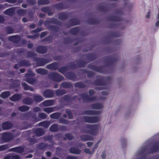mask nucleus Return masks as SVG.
<instances>
[{"instance_id":"obj_1","label":"nucleus","mask_w":159,"mask_h":159,"mask_svg":"<svg viewBox=\"0 0 159 159\" xmlns=\"http://www.w3.org/2000/svg\"><path fill=\"white\" fill-rule=\"evenodd\" d=\"M99 127V126L97 125H88L83 132L92 135H95L97 134V131Z\"/></svg>"},{"instance_id":"obj_2","label":"nucleus","mask_w":159,"mask_h":159,"mask_svg":"<svg viewBox=\"0 0 159 159\" xmlns=\"http://www.w3.org/2000/svg\"><path fill=\"white\" fill-rule=\"evenodd\" d=\"M50 77L53 80L59 82L62 80L63 79V78L62 76L56 73H53L51 74Z\"/></svg>"},{"instance_id":"obj_3","label":"nucleus","mask_w":159,"mask_h":159,"mask_svg":"<svg viewBox=\"0 0 159 159\" xmlns=\"http://www.w3.org/2000/svg\"><path fill=\"white\" fill-rule=\"evenodd\" d=\"M84 120L87 122L94 123L98 121V118L97 117L85 116L84 117Z\"/></svg>"},{"instance_id":"obj_4","label":"nucleus","mask_w":159,"mask_h":159,"mask_svg":"<svg viewBox=\"0 0 159 159\" xmlns=\"http://www.w3.org/2000/svg\"><path fill=\"white\" fill-rule=\"evenodd\" d=\"M12 137V135L11 134L7 133L3 134L2 139L5 141L6 142L11 140Z\"/></svg>"},{"instance_id":"obj_5","label":"nucleus","mask_w":159,"mask_h":159,"mask_svg":"<svg viewBox=\"0 0 159 159\" xmlns=\"http://www.w3.org/2000/svg\"><path fill=\"white\" fill-rule=\"evenodd\" d=\"M36 50L38 53L43 54L47 52V49L46 47H44L39 46L37 48Z\"/></svg>"},{"instance_id":"obj_6","label":"nucleus","mask_w":159,"mask_h":159,"mask_svg":"<svg viewBox=\"0 0 159 159\" xmlns=\"http://www.w3.org/2000/svg\"><path fill=\"white\" fill-rule=\"evenodd\" d=\"M9 40L14 42H17L20 40V38L18 36H13L8 38Z\"/></svg>"},{"instance_id":"obj_7","label":"nucleus","mask_w":159,"mask_h":159,"mask_svg":"<svg viewBox=\"0 0 159 159\" xmlns=\"http://www.w3.org/2000/svg\"><path fill=\"white\" fill-rule=\"evenodd\" d=\"M84 113L88 115H95L100 114V112L99 111L94 110H88L85 111Z\"/></svg>"},{"instance_id":"obj_8","label":"nucleus","mask_w":159,"mask_h":159,"mask_svg":"<svg viewBox=\"0 0 159 159\" xmlns=\"http://www.w3.org/2000/svg\"><path fill=\"white\" fill-rule=\"evenodd\" d=\"M53 95V93L51 90H46L43 93V95L45 97H51Z\"/></svg>"},{"instance_id":"obj_9","label":"nucleus","mask_w":159,"mask_h":159,"mask_svg":"<svg viewBox=\"0 0 159 159\" xmlns=\"http://www.w3.org/2000/svg\"><path fill=\"white\" fill-rule=\"evenodd\" d=\"M12 126V124L8 122H6L2 123V128L3 129H8Z\"/></svg>"},{"instance_id":"obj_10","label":"nucleus","mask_w":159,"mask_h":159,"mask_svg":"<svg viewBox=\"0 0 159 159\" xmlns=\"http://www.w3.org/2000/svg\"><path fill=\"white\" fill-rule=\"evenodd\" d=\"M92 108L93 109H101L103 108V105L101 103H96L92 105Z\"/></svg>"},{"instance_id":"obj_11","label":"nucleus","mask_w":159,"mask_h":159,"mask_svg":"<svg viewBox=\"0 0 159 159\" xmlns=\"http://www.w3.org/2000/svg\"><path fill=\"white\" fill-rule=\"evenodd\" d=\"M21 97V96L19 94H15L11 97L10 99L12 101H17L20 99Z\"/></svg>"},{"instance_id":"obj_12","label":"nucleus","mask_w":159,"mask_h":159,"mask_svg":"<svg viewBox=\"0 0 159 159\" xmlns=\"http://www.w3.org/2000/svg\"><path fill=\"white\" fill-rule=\"evenodd\" d=\"M12 151L17 153H21L23 151V148L21 147H18L12 148L11 149Z\"/></svg>"},{"instance_id":"obj_13","label":"nucleus","mask_w":159,"mask_h":159,"mask_svg":"<svg viewBox=\"0 0 159 159\" xmlns=\"http://www.w3.org/2000/svg\"><path fill=\"white\" fill-rule=\"evenodd\" d=\"M70 152L73 154H80L81 152V150L77 148H71L70 149Z\"/></svg>"},{"instance_id":"obj_14","label":"nucleus","mask_w":159,"mask_h":159,"mask_svg":"<svg viewBox=\"0 0 159 159\" xmlns=\"http://www.w3.org/2000/svg\"><path fill=\"white\" fill-rule=\"evenodd\" d=\"M15 8H12L7 9L5 11V13L6 14L9 16H11L15 12Z\"/></svg>"},{"instance_id":"obj_15","label":"nucleus","mask_w":159,"mask_h":159,"mask_svg":"<svg viewBox=\"0 0 159 159\" xmlns=\"http://www.w3.org/2000/svg\"><path fill=\"white\" fill-rule=\"evenodd\" d=\"M81 139L83 141L93 140V138L90 136L83 135L81 137Z\"/></svg>"},{"instance_id":"obj_16","label":"nucleus","mask_w":159,"mask_h":159,"mask_svg":"<svg viewBox=\"0 0 159 159\" xmlns=\"http://www.w3.org/2000/svg\"><path fill=\"white\" fill-rule=\"evenodd\" d=\"M43 104L44 106H48L53 105L54 102L52 100H48L43 102Z\"/></svg>"},{"instance_id":"obj_17","label":"nucleus","mask_w":159,"mask_h":159,"mask_svg":"<svg viewBox=\"0 0 159 159\" xmlns=\"http://www.w3.org/2000/svg\"><path fill=\"white\" fill-rule=\"evenodd\" d=\"M10 95V93L9 91H6L1 93L0 97L3 98H6L8 97Z\"/></svg>"},{"instance_id":"obj_18","label":"nucleus","mask_w":159,"mask_h":159,"mask_svg":"<svg viewBox=\"0 0 159 159\" xmlns=\"http://www.w3.org/2000/svg\"><path fill=\"white\" fill-rule=\"evenodd\" d=\"M36 71L38 73L42 75H44L47 74V72L46 70L41 68L36 69Z\"/></svg>"},{"instance_id":"obj_19","label":"nucleus","mask_w":159,"mask_h":159,"mask_svg":"<svg viewBox=\"0 0 159 159\" xmlns=\"http://www.w3.org/2000/svg\"><path fill=\"white\" fill-rule=\"evenodd\" d=\"M22 85L24 89L25 90H29L31 91H33L34 90V89L33 88L29 86L25 83H22Z\"/></svg>"},{"instance_id":"obj_20","label":"nucleus","mask_w":159,"mask_h":159,"mask_svg":"<svg viewBox=\"0 0 159 159\" xmlns=\"http://www.w3.org/2000/svg\"><path fill=\"white\" fill-rule=\"evenodd\" d=\"M47 68L50 69L55 70L57 68V64L56 63L51 64L48 65L47 66Z\"/></svg>"},{"instance_id":"obj_21","label":"nucleus","mask_w":159,"mask_h":159,"mask_svg":"<svg viewBox=\"0 0 159 159\" xmlns=\"http://www.w3.org/2000/svg\"><path fill=\"white\" fill-rule=\"evenodd\" d=\"M34 100L36 102H39L43 100V98L41 96L35 95L34 97Z\"/></svg>"},{"instance_id":"obj_22","label":"nucleus","mask_w":159,"mask_h":159,"mask_svg":"<svg viewBox=\"0 0 159 159\" xmlns=\"http://www.w3.org/2000/svg\"><path fill=\"white\" fill-rule=\"evenodd\" d=\"M50 124V123L49 122L46 121L41 122L39 124V125L43 126L45 128L48 127Z\"/></svg>"},{"instance_id":"obj_23","label":"nucleus","mask_w":159,"mask_h":159,"mask_svg":"<svg viewBox=\"0 0 159 159\" xmlns=\"http://www.w3.org/2000/svg\"><path fill=\"white\" fill-rule=\"evenodd\" d=\"M83 99L84 101H93L95 100V97H93L89 99L88 96L86 94L84 95L83 97Z\"/></svg>"},{"instance_id":"obj_24","label":"nucleus","mask_w":159,"mask_h":159,"mask_svg":"<svg viewBox=\"0 0 159 159\" xmlns=\"http://www.w3.org/2000/svg\"><path fill=\"white\" fill-rule=\"evenodd\" d=\"M30 108L29 107L26 106H23L18 107L19 110L21 111H24L29 110Z\"/></svg>"},{"instance_id":"obj_25","label":"nucleus","mask_w":159,"mask_h":159,"mask_svg":"<svg viewBox=\"0 0 159 159\" xmlns=\"http://www.w3.org/2000/svg\"><path fill=\"white\" fill-rule=\"evenodd\" d=\"M50 129L52 131H57L58 129V126L57 125H53L50 127Z\"/></svg>"},{"instance_id":"obj_26","label":"nucleus","mask_w":159,"mask_h":159,"mask_svg":"<svg viewBox=\"0 0 159 159\" xmlns=\"http://www.w3.org/2000/svg\"><path fill=\"white\" fill-rule=\"evenodd\" d=\"M54 108L53 107H50L46 108H44L43 109V111L49 114L53 112L54 111Z\"/></svg>"},{"instance_id":"obj_27","label":"nucleus","mask_w":159,"mask_h":159,"mask_svg":"<svg viewBox=\"0 0 159 159\" xmlns=\"http://www.w3.org/2000/svg\"><path fill=\"white\" fill-rule=\"evenodd\" d=\"M36 134L37 136H40L44 134L43 130L41 129H38L36 131Z\"/></svg>"},{"instance_id":"obj_28","label":"nucleus","mask_w":159,"mask_h":159,"mask_svg":"<svg viewBox=\"0 0 159 159\" xmlns=\"http://www.w3.org/2000/svg\"><path fill=\"white\" fill-rule=\"evenodd\" d=\"M23 102L27 104H30L33 103V100L30 98H27L24 99Z\"/></svg>"},{"instance_id":"obj_29","label":"nucleus","mask_w":159,"mask_h":159,"mask_svg":"<svg viewBox=\"0 0 159 159\" xmlns=\"http://www.w3.org/2000/svg\"><path fill=\"white\" fill-rule=\"evenodd\" d=\"M60 114L58 113H55L50 115V117L54 119H57L59 117Z\"/></svg>"},{"instance_id":"obj_30","label":"nucleus","mask_w":159,"mask_h":159,"mask_svg":"<svg viewBox=\"0 0 159 159\" xmlns=\"http://www.w3.org/2000/svg\"><path fill=\"white\" fill-rule=\"evenodd\" d=\"M18 156H9L5 158L4 159H19Z\"/></svg>"},{"instance_id":"obj_31","label":"nucleus","mask_w":159,"mask_h":159,"mask_svg":"<svg viewBox=\"0 0 159 159\" xmlns=\"http://www.w3.org/2000/svg\"><path fill=\"white\" fill-rule=\"evenodd\" d=\"M25 80L31 84H34L35 82V80L34 79H25Z\"/></svg>"},{"instance_id":"obj_32","label":"nucleus","mask_w":159,"mask_h":159,"mask_svg":"<svg viewBox=\"0 0 159 159\" xmlns=\"http://www.w3.org/2000/svg\"><path fill=\"white\" fill-rule=\"evenodd\" d=\"M38 116L39 118L43 119L46 118L47 116V115L44 113H39Z\"/></svg>"},{"instance_id":"obj_33","label":"nucleus","mask_w":159,"mask_h":159,"mask_svg":"<svg viewBox=\"0 0 159 159\" xmlns=\"http://www.w3.org/2000/svg\"><path fill=\"white\" fill-rule=\"evenodd\" d=\"M62 86L64 88H70L71 87V84L68 83H63L61 84Z\"/></svg>"},{"instance_id":"obj_34","label":"nucleus","mask_w":159,"mask_h":159,"mask_svg":"<svg viewBox=\"0 0 159 159\" xmlns=\"http://www.w3.org/2000/svg\"><path fill=\"white\" fill-rule=\"evenodd\" d=\"M38 2L40 4H48L49 2L48 0H40Z\"/></svg>"},{"instance_id":"obj_35","label":"nucleus","mask_w":159,"mask_h":159,"mask_svg":"<svg viewBox=\"0 0 159 159\" xmlns=\"http://www.w3.org/2000/svg\"><path fill=\"white\" fill-rule=\"evenodd\" d=\"M6 31L7 33L11 34L13 33V29L11 27H8L6 29Z\"/></svg>"},{"instance_id":"obj_36","label":"nucleus","mask_w":159,"mask_h":159,"mask_svg":"<svg viewBox=\"0 0 159 159\" xmlns=\"http://www.w3.org/2000/svg\"><path fill=\"white\" fill-rule=\"evenodd\" d=\"M9 147L8 145H4L0 146V151H3L8 148Z\"/></svg>"},{"instance_id":"obj_37","label":"nucleus","mask_w":159,"mask_h":159,"mask_svg":"<svg viewBox=\"0 0 159 159\" xmlns=\"http://www.w3.org/2000/svg\"><path fill=\"white\" fill-rule=\"evenodd\" d=\"M84 151L86 153H88L90 154H92L93 153L92 151V152L89 149L87 148H85L84 150Z\"/></svg>"},{"instance_id":"obj_38","label":"nucleus","mask_w":159,"mask_h":159,"mask_svg":"<svg viewBox=\"0 0 159 159\" xmlns=\"http://www.w3.org/2000/svg\"><path fill=\"white\" fill-rule=\"evenodd\" d=\"M63 91L57 90L56 91V94L57 95H60L65 93Z\"/></svg>"},{"instance_id":"obj_39","label":"nucleus","mask_w":159,"mask_h":159,"mask_svg":"<svg viewBox=\"0 0 159 159\" xmlns=\"http://www.w3.org/2000/svg\"><path fill=\"white\" fill-rule=\"evenodd\" d=\"M78 31L77 28H74L71 30V33L73 34H75L77 33Z\"/></svg>"},{"instance_id":"obj_40","label":"nucleus","mask_w":159,"mask_h":159,"mask_svg":"<svg viewBox=\"0 0 159 159\" xmlns=\"http://www.w3.org/2000/svg\"><path fill=\"white\" fill-rule=\"evenodd\" d=\"M66 112L69 116V118L72 119V116L70 111L69 110H66Z\"/></svg>"},{"instance_id":"obj_41","label":"nucleus","mask_w":159,"mask_h":159,"mask_svg":"<svg viewBox=\"0 0 159 159\" xmlns=\"http://www.w3.org/2000/svg\"><path fill=\"white\" fill-rule=\"evenodd\" d=\"M99 143L98 142L96 144H95L93 148L92 151H93V153L95 150L97 149V148L98 147V145Z\"/></svg>"},{"instance_id":"obj_42","label":"nucleus","mask_w":159,"mask_h":159,"mask_svg":"<svg viewBox=\"0 0 159 159\" xmlns=\"http://www.w3.org/2000/svg\"><path fill=\"white\" fill-rule=\"evenodd\" d=\"M66 137L70 140H71L73 139V137L71 134H66Z\"/></svg>"},{"instance_id":"obj_43","label":"nucleus","mask_w":159,"mask_h":159,"mask_svg":"<svg viewBox=\"0 0 159 159\" xmlns=\"http://www.w3.org/2000/svg\"><path fill=\"white\" fill-rule=\"evenodd\" d=\"M66 68L65 67H63L62 68H61L59 70V71L62 73H64V72H65V71H66Z\"/></svg>"},{"instance_id":"obj_44","label":"nucleus","mask_w":159,"mask_h":159,"mask_svg":"<svg viewBox=\"0 0 159 159\" xmlns=\"http://www.w3.org/2000/svg\"><path fill=\"white\" fill-rule=\"evenodd\" d=\"M33 111L35 112H38L40 111V108L39 107H34L33 109Z\"/></svg>"},{"instance_id":"obj_45","label":"nucleus","mask_w":159,"mask_h":159,"mask_svg":"<svg viewBox=\"0 0 159 159\" xmlns=\"http://www.w3.org/2000/svg\"><path fill=\"white\" fill-rule=\"evenodd\" d=\"M75 86L80 88H82L83 87V84L81 83H77L75 84Z\"/></svg>"},{"instance_id":"obj_46","label":"nucleus","mask_w":159,"mask_h":159,"mask_svg":"<svg viewBox=\"0 0 159 159\" xmlns=\"http://www.w3.org/2000/svg\"><path fill=\"white\" fill-rule=\"evenodd\" d=\"M60 122L63 124H68V122L65 120L64 119H61L60 120Z\"/></svg>"},{"instance_id":"obj_47","label":"nucleus","mask_w":159,"mask_h":159,"mask_svg":"<svg viewBox=\"0 0 159 159\" xmlns=\"http://www.w3.org/2000/svg\"><path fill=\"white\" fill-rule=\"evenodd\" d=\"M86 144L88 146L90 147L93 145V143L92 142H87Z\"/></svg>"},{"instance_id":"obj_48","label":"nucleus","mask_w":159,"mask_h":159,"mask_svg":"<svg viewBox=\"0 0 159 159\" xmlns=\"http://www.w3.org/2000/svg\"><path fill=\"white\" fill-rule=\"evenodd\" d=\"M76 157L72 156H69L66 157V159H76Z\"/></svg>"},{"instance_id":"obj_49","label":"nucleus","mask_w":159,"mask_h":159,"mask_svg":"<svg viewBox=\"0 0 159 159\" xmlns=\"http://www.w3.org/2000/svg\"><path fill=\"white\" fill-rule=\"evenodd\" d=\"M46 35V33L45 32H43L41 33L40 36L41 38L43 37L44 36H45Z\"/></svg>"},{"instance_id":"obj_50","label":"nucleus","mask_w":159,"mask_h":159,"mask_svg":"<svg viewBox=\"0 0 159 159\" xmlns=\"http://www.w3.org/2000/svg\"><path fill=\"white\" fill-rule=\"evenodd\" d=\"M4 20L3 17L1 16H0V23H2Z\"/></svg>"},{"instance_id":"obj_51","label":"nucleus","mask_w":159,"mask_h":159,"mask_svg":"<svg viewBox=\"0 0 159 159\" xmlns=\"http://www.w3.org/2000/svg\"><path fill=\"white\" fill-rule=\"evenodd\" d=\"M94 93V91L93 90H91L89 91V94L90 95H92Z\"/></svg>"},{"instance_id":"obj_52","label":"nucleus","mask_w":159,"mask_h":159,"mask_svg":"<svg viewBox=\"0 0 159 159\" xmlns=\"http://www.w3.org/2000/svg\"><path fill=\"white\" fill-rule=\"evenodd\" d=\"M7 2H11V3H14L15 2L16 0H6Z\"/></svg>"},{"instance_id":"obj_53","label":"nucleus","mask_w":159,"mask_h":159,"mask_svg":"<svg viewBox=\"0 0 159 159\" xmlns=\"http://www.w3.org/2000/svg\"><path fill=\"white\" fill-rule=\"evenodd\" d=\"M46 155H47L48 156V157H50L51 156V153L50 152H47L46 153Z\"/></svg>"},{"instance_id":"obj_54","label":"nucleus","mask_w":159,"mask_h":159,"mask_svg":"<svg viewBox=\"0 0 159 159\" xmlns=\"http://www.w3.org/2000/svg\"><path fill=\"white\" fill-rule=\"evenodd\" d=\"M155 26L156 27L159 26V20H158L155 23Z\"/></svg>"},{"instance_id":"obj_55","label":"nucleus","mask_w":159,"mask_h":159,"mask_svg":"<svg viewBox=\"0 0 159 159\" xmlns=\"http://www.w3.org/2000/svg\"><path fill=\"white\" fill-rule=\"evenodd\" d=\"M33 46V44L32 43H30L28 45V48H31Z\"/></svg>"},{"instance_id":"obj_56","label":"nucleus","mask_w":159,"mask_h":159,"mask_svg":"<svg viewBox=\"0 0 159 159\" xmlns=\"http://www.w3.org/2000/svg\"><path fill=\"white\" fill-rule=\"evenodd\" d=\"M102 157L103 159H105L106 158V155L105 154L103 153L102 154Z\"/></svg>"},{"instance_id":"obj_57","label":"nucleus","mask_w":159,"mask_h":159,"mask_svg":"<svg viewBox=\"0 0 159 159\" xmlns=\"http://www.w3.org/2000/svg\"><path fill=\"white\" fill-rule=\"evenodd\" d=\"M22 20L24 22H25L27 21V20L26 18H24L22 19Z\"/></svg>"},{"instance_id":"obj_58","label":"nucleus","mask_w":159,"mask_h":159,"mask_svg":"<svg viewBox=\"0 0 159 159\" xmlns=\"http://www.w3.org/2000/svg\"><path fill=\"white\" fill-rule=\"evenodd\" d=\"M150 12H148V13L146 15V17L147 18H149V17H150Z\"/></svg>"},{"instance_id":"obj_59","label":"nucleus","mask_w":159,"mask_h":159,"mask_svg":"<svg viewBox=\"0 0 159 159\" xmlns=\"http://www.w3.org/2000/svg\"><path fill=\"white\" fill-rule=\"evenodd\" d=\"M20 70L21 73H24L25 71V70L24 69H20Z\"/></svg>"},{"instance_id":"obj_60","label":"nucleus","mask_w":159,"mask_h":159,"mask_svg":"<svg viewBox=\"0 0 159 159\" xmlns=\"http://www.w3.org/2000/svg\"><path fill=\"white\" fill-rule=\"evenodd\" d=\"M83 146H85V145H84V144H83V143L80 144L79 145V147H81Z\"/></svg>"},{"instance_id":"obj_61","label":"nucleus","mask_w":159,"mask_h":159,"mask_svg":"<svg viewBox=\"0 0 159 159\" xmlns=\"http://www.w3.org/2000/svg\"><path fill=\"white\" fill-rule=\"evenodd\" d=\"M32 157V155H30L29 156H26V158H31Z\"/></svg>"},{"instance_id":"obj_62","label":"nucleus","mask_w":159,"mask_h":159,"mask_svg":"<svg viewBox=\"0 0 159 159\" xmlns=\"http://www.w3.org/2000/svg\"><path fill=\"white\" fill-rule=\"evenodd\" d=\"M30 27H32V28H34V27H35V25H34V24H33V25H30Z\"/></svg>"},{"instance_id":"obj_63","label":"nucleus","mask_w":159,"mask_h":159,"mask_svg":"<svg viewBox=\"0 0 159 159\" xmlns=\"http://www.w3.org/2000/svg\"><path fill=\"white\" fill-rule=\"evenodd\" d=\"M22 6L24 8H26L27 7V5L26 4H22Z\"/></svg>"},{"instance_id":"obj_64","label":"nucleus","mask_w":159,"mask_h":159,"mask_svg":"<svg viewBox=\"0 0 159 159\" xmlns=\"http://www.w3.org/2000/svg\"><path fill=\"white\" fill-rule=\"evenodd\" d=\"M44 14H39V16H40V17H44Z\"/></svg>"}]
</instances>
